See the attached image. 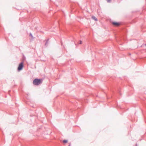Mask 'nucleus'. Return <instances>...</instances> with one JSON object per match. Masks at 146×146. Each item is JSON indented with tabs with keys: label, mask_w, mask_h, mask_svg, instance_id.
Segmentation results:
<instances>
[{
	"label": "nucleus",
	"mask_w": 146,
	"mask_h": 146,
	"mask_svg": "<svg viewBox=\"0 0 146 146\" xmlns=\"http://www.w3.org/2000/svg\"><path fill=\"white\" fill-rule=\"evenodd\" d=\"M42 82V79L36 78L33 81V84L36 86L39 85Z\"/></svg>",
	"instance_id": "f257e3e1"
},
{
	"label": "nucleus",
	"mask_w": 146,
	"mask_h": 146,
	"mask_svg": "<svg viewBox=\"0 0 146 146\" xmlns=\"http://www.w3.org/2000/svg\"><path fill=\"white\" fill-rule=\"evenodd\" d=\"M23 62H20L18 67V70L19 71L23 69Z\"/></svg>",
	"instance_id": "f03ea898"
},
{
	"label": "nucleus",
	"mask_w": 146,
	"mask_h": 146,
	"mask_svg": "<svg viewBox=\"0 0 146 146\" xmlns=\"http://www.w3.org/2000/svg\"><path fill=\"white\" fill-rule=\"evenodd\" d=\"M112 23L113 25L115 26H117L120 25L119 23L117 22H113Z\"/></svg>",
	"instance_id": "7ed1b4c3"
},
{
	"label": "nucleus",
	"mask_w": 146,
	"mask_h": 146,
	"mask_svg": "<svg viewBox=\"0 0 146 146\" xmlns=\"http://www.w3.org/2000/svg\"><path fill=\"white\" fill-rule=\"evenodd\" d=\"M48 40H49V39H48L46 41V42L45 44V45L46 46H47L48 45Z\"/></svg>",
	"instance_id": "20e7f679"
},
{
	"label": "nucleus",
	"mask_w": 146,
	"mask_h": 146,
	"mask_svg": "<svg viewBox=\"0 0 146 146\" xmlns=\"http://www.w3.org/2000/svg\"><path fill=\"white\" fill-rule=\"evenodd\" d=\"M92 18L93 19L96 21H97L98 20L97 19L96 17L95 16H93L92 17Z\"/></svg>",
	"instance_id": "39448f33"
},
{
	"label": "nucleus",
	"mask_w": 146,
	"mask_h": 146,
	"mask_svg": "<svg viewBox=\"0 0 146 146\" xmlns=\"http://www.w3.org/2000/svg\"><path fill=\"white\" fill-rule=\"evenodd\" d=\"M29 36L31 37L32 38V39H33L34 38L33 37L32 34L31 33H30Z\"/></svg>",
	"instance_id": "423d86ee"
},
{
	"label": "nucleus",
	"mask_w": 146,
	"mask_h": 146,
	"mask_svg": "<svg viewBox=\"0 0 146 146\" xmlns=\"http://www.w3.org/2000/svg\"><path fill=\"white\" fill-rule=\"evenodd\" d=\"M63 142L64 143H66L68 141L66 140H63Z\"/></svg>",
	"instance_id": "0eeeda50"
},
{
	"label": "nucleus",
	"mask_w": 146,
	"mask_h": 146,
	"mask_svg": "<svg viewBox=\"0 0 146 146\" xmlns=\"http://www.w3.org/2000/svg\"><path fill=\"white\" fill-rule=\"evenodd\" d=\"M108 2L110 3L111 2V0H106Z\"/></svg>",
	"instance_id": "6e6552de"
},
{
	"label": "nucleus",
	"mask_w": 146,
	"mask_h": 146,
	"mask_svg": "<svg viewBox=\"0 0 146 146\" xmlns=\"http://www.w3.org/2000/svg\"><path fill=\"white\" fill-rule=\"evenodd\" d=\"M82 41L81 40H80L79 44H82Z\"/></svg>",
	"instance_id": "1a4fd4ad"
},
{
	"label": "nucleus",
	"mask_w": 146,
	"mask_h": 146,
	"mask_svg": "<svg viewBox=\"0 0 146 146\" xmlns=\"http://www.w3.org/2000/svg\"><path fill=\"white\" fill-rule=\"evenodd\" d=\"M70 145H71V144H70V143H69V146H70Z\"/></svg>",
	"instance_id": "9d476101"
},
{
	"label": "nucleus",
	"mask_w": 146,
	"mask_h": 146,
	"mask_svg": "<svg viewBox=\"0 0 146 146\" xmlns=\"http://www.w3.org/2000/svg\"><path fill=\"white\" fill-rule=\"evenodd\" d=\"M136 146H137V144H136Z\"/></svg>",
	"instance_id": "9b49d317"
},
{
	"label": "nucleus",
	"mask_w": 146,
	"mask_h": 146,
	"mask_svg": "<svg viewBox=\"0 0 146 146\" xmlns=\"http://www.w3.org/2000/svg\"><path fill=\"white\" fill-rule=\"evenodd\" d=\"M145 45L146 46V44H145Z\"/></svg>",
	"instance_id": "f8f14e48"
}]
</instances>
